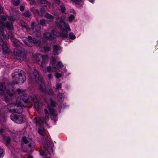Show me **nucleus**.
I'll return each instance as SVG.
<instances>
[{"instance_id": "f257e3e1", "label": "nucleus", "mask_w": 158, "mask_h": 158, "mask_svg": "<svg viewBox=\"0 0 158 158\" xmlns=\"http://www.w3.org/2000/svg\"><path fill=\"white\" fill-rule=\"evenodd\" d=\"M65 17H58L56 18V24L60 30L62 31H70L71 29L69 25L65 22Z\"/></svg>"}, {"instance_id": "f03ea898", "label": "nucleus", "mask_w": 158, "mask_h": 158, "mask_svg": "<svg viewBox=\"0 0 158 158\" xmlns=\"http://www.w3.org/2000/svg\"><path fill=\"white\" fill-rule=\"evenodd\" d=\"M10 40L13 43V45L15 47L13 52L14 55L17 59H20V42L12 36L10 37Z\"/></svg>"}, {"instance_id": "7ed1b4c3", "label": "nucleus", "mask_w": 158, "mask_h": 158, "mask_svg": "<svg viewBox=\"0 0 158 158\" xmlns=\"http://www.w3.org/2000/svg\"><path fill=\"white\" fill-rule=\"evenodd\" d=\"M33 75L35 78V81L37 83L40 84L39 86V89L41 92L44 93L46 92V90L43 82L41 78L40 77L38 72L35 69L34 70L33 73Z\"/></svg>"}, {"instance_id": "20e7f679", "label": "nucleus", "mask_w": 158, "mask_h": 158, "mask_svg": "<svg viewBox=\"0 0 158 158\" xmlns=\"http://www.w3.org/2000/svg\"><path fill=\"white\" fill-rule=\"evenodd\" d=\"M4 27H6L8 30H12L14 28L11 23L7 22L4 23L2 20H0V35H1L3 37V38H4L5 35L4 29Z\"/></svg>"}, {"instance_id": "39448f33", "label": "nucleus", "mask_w": 158, "mask_h": 158, "mask_svg": "<svg viewBox=\"0 0 158 158\" xmlns=\"http://www.w3.org/2000/svg\"><path fill=\"white\" fill-rule=\"evenodd\" d=\"M34 95H30L28 96L27 94H25L23 95H20V107L21 106H23L24 107H27V105H23L22 102L23 101L25 104H27L28 103H31V101H32V98L33 97H34Z\"/></svg>"}, {"instance_id": "423d86ee", "label": "nucleus", "mask_w": 158, "mask_h": 158, "mask_svg": "<svg viewBox=\"0 0 158 158\" xmlns=\"http://www.w3.org/2000/svg\"><path fill=\"white\" fill-rule=\"evenodd\" d=\"M54 145L53 142H50L48 140H46L44 142V150L47 151L50 154L53 153V148Z\"/></svg>"}, {"instance_id": "0eeeda50", "label": "nucleus", "mask_w": 158, "mask_h": 158, "mask_svg": "<svg viewBox=\"0 0 158 158\" xmlns=\"http://www.w3.org/2000/svg\"><path fill=\"white\" fill-rule=\"evenodd\" d=\"M4 38H3V37H1L0 38V45L2 47L3 52L6 54L9 53L11 51L7 47L6 41L4 40Z\"/></svg>"}, {"instance_id": "6e6552de", "label": "nucleus", "mask_w": 158, "mask_h": 158, "mask_svg": "<svg viewBox=\"0 0 158 158\" xmlns=\"http://www.w3.org/2000/svg\"><path fill=\"white\" fill-rule=\"evenodd\" d=\"M32 98L31 102H32L34 103V106L35 109L37 111H38L40 110V105L37 97L36 96L34 95V97H33Z\"/></svg>"}, {"instance_id": "1a4fd4ad", "label": "nucleus", "mask_w": 158, "mask_h": 158, "mask_svg": "<svg viewBox=\"0 0 158 158\" xmlns=\"http://www.w3.org/2000/svg\"><path fill=\"white\" fill-rule=\"evenodd\" d=\"M26 80V73L23 70H20V83H21V84H23Z\"/></svg>"}, {"instance_id": "9d476101", "label": "nucleus", "mask_w": 158, "mask_h": 158, "mask_svg": "<svg viewBox=\"0 0 158 158\" xmlns=\"http://www.w3.org/2000/svg\"><path fill=\"white\" fill-rule=\"evenodd\" d=\"M61 49L60 47L56 45H54L53 47V53L55 55H57L59 54L58 51Z\"/></svg>"}, {"instance_id": "9b49d317", "label": "nucleus", "mask_w": 158, "mask_h": 158, "mask_svg": "<svg viewBox=\"0 0 158 158\" xmlns=\"http://www.w3.org/2000/svg\"><path fill=\"white\" fill-rule=\"evenodd\" d=\"M32 39L33 38L31 36H29L27 38V39L26 40V41L24 42V43L29 47H32L33 45L31 43Z\"/></svg>"}, {"instance_id": "f8f14e48", "label": "nucleus", "mask_w": 158, "mask_h": 158, "mask_svg": "<svg viewBox=\"0 0 158 158\" xmlns=\"http://www.w3.org/2000/svg\"><path fill=\"white\" fill-rule=\"evenodd\" d=\"M6 89V87L4 83H0V95H2L4 94V92Z\"/></svg>"}, {"instance_id": "ddd939ff", "label": "nucleus", "mask_w": 158, "mask_h": 158, "mask_svg": "<svg viewBox=\"0 0 158 158\" xmlns=\"http://www.w3.org/2000/svg\"><path fill=\"white\" fill-rule=\"evenodd\" d=\"M44 17L48 19H50L49 21L50 22H53L55 19L54 16H52L48 13H46L44 15Z\"/></svg>"}, {"instance_id": "4468645a", "label": "nucleus", "mask_w": 158, "mask_h": 158, "mask_svg": "<svg viewBox=\"0 0 158 158\" xmlns=\"http://www.w3.org/2000/svg\"><path fill=\"white\" fill-rule=\"evenodd\" d=\"M3 139L5 142V144L6 146H8L10 144L11 139L10 137L4 136H3Z\"/></svg>"}, {"instance_id": "2eb2a0df", "label": "nucleus", "mask_w": 158, "mask_h": 158, "mask_svg": "<svg viewBox=\"0 0 158 158\" xmlns=\"http://www.w3.org/2000/svg\"><path fill=\"white\" fill-rule=\"evenodd\" d=\"M12 119L15 121L16 123H18L19 120H18L19 118V115L17 114H12L10 116Z\"/></svg>"}, {"instance_id": "dca6fc26", "label": "nucleus", "mask_w": 158, "mask_h": 158, "mask_svg": "<svg viewBox=\"0 0 158 158\" xmlns=\"http://www.w3.org/2000/svg\"><path fill=\"white\" fill-rule=\"evenodd\" d=\"M31 11L35 15L38 16H40V12L38 9H35V8L33 7L31 8Z\"/></svg>"}, {"instance_id": "f3484780", "label": "nucleus", "mask_w": 158, "mask_h": 158, "mask_svg": "<svg viewBox=\"0 0 158 158\" xmlns=\"http://www.w3.org/2000/svg\"><path fill=\"white\" fill-rule=\"evenodd\" d=\"M46 38H47L51 40H54L55 39V35L53 33H48L47 34V35L46 36Z\"/></svg>"}, {"instance_id": "a211bd4d", "label": "nucleus", "mask_w": 158, "mask_h": 158, "mask_svg": "<svg viewBox=\"0 0 158 158\" xmlns=\"http://www.w3.org/2000/svg\"><path fill=\"white\" fill-rule=\"evenodd\" d=\"M42 57V56H41L40 55L35 54L33 56V58H34V59L35 60V62L38 63H39V62L40 61V59L41 57L42 59L43 58Z\"/></svg>"}, {"instance_id": "6ab92c4d", "label": "nucleus", "mask_w": 158, "mask_h": 158, "mask_svg": "<svg viewBox=\"0 0 158 158\" xmlns=\"http://www.w3.org/2000/svg\"><path fill=\"white\" fill-rule=\"evenodd\" d=\"M21 25L22 27L25 28L27 31H29L30 30V28L28 27L27 24L25 23L23 21L21 20H20V25Z\"/></svg>"}, {"instance_id": "aec40b11", "label": "nucleus", "mask_w": 158, "mask_h": 158, "mask_svg": "<svg viewBox=\"0 0 158 158\" xmlns=\"http://www.w3.org/2000/svg\"><path fill=\"white\" fill-rule=\"evenodd\" d=\"M64 65L62 63L61 61H58L57 64L55 65V68H53V69H59L62 67Z\"/></svg>"}, {"instance_id": "412c9836", "label": "nucleus", "mask_w": 158, "mask_h": 158, "mask_svg": "<svg viewBox=\"0 0 158 158\" xmlns=\"http://www.w3.org/2000/svg\"><path fill=\"white\" fill-rule=\"evenodd\" d=\"M56 61V58L52 57L50 61V63L52 65V68L53 69V68H55V63Z\"/></svg>"}, {"instance_id": "4be33fe9", "label": "nucleus", "mask_w": 158, "mask_h": 158, "mask_svg": "<svg viewBox=\"0 0 158 158\" xmlns=\"http://www.w3.org/2000/svg\"><path fill=\"white\" fill-rule=\"evenodd\" d=\"M31 43H32V44L33 45V44H38V46H40V44L41 42L40 40H37L35 38H34L32 39Z\"/></svg>"}, {"instance_id": "5701e85b", "label": "nucleus", "mask_w": 158, "mask_h": 158, "mask_svg": "<svg viewBox=\"0 0 158 158\" xmlns=\"http://www.w3.org/2000/svg\"><path fill=\"white\" fill-rule=\"evenodd\" d=\"M42 129H39L38 131V132L41 136H44L45 135L44 129L43 127H42Z\"/></svg>"}, {"instance_id": "b1692460", "label": "nucleus", "mask_w": 158, "mask_h": 158, "mask_svg": "<svg viewBox=\"0 0 158 158\" xmlns=\"http://www.w3.org/2000/svg\"><path fill=\"white\" fill-rule=\"evenodd\" d=\"M22 15L27 18H29L31 15V14L29 10H27L23 13Z\"/></svg>"}, {"instance_id": "393cba45", "label": "nucleus", "mask_w": 158, "mask_h": 158, "mask_svg": "<svg viewBox=\"0 0 158 158\" xmlns=\"http://www.w3.org/2000/svg\"><path fill=\"white\" fill-rule=\"evenodd\" d=\"M49 100L51 106L52 107H55L56 106V103L53 101L52 98H50Z\"/></svg>"}, {"instance_id": "a878e982", "label": "nucleus", "mask_w": 158, "mask_h": 158, "mask_svg": "<svg viewBox=\"0 0 158 158\" xmlns=\"http://www.w3.org/2000/svg\"><path fill=\"white\" fill-rule=\"evenodd\" d=\"M49 110L50 114L52 116H56V111L54 109L49 108Z\"/></svg>"}, {"instance_id": "bb28decb", "label": "nucleus", "mask_w": 158, "mask_h": 158, "mask_svg": "<svg viewBox=\"0 0 158 158\" xmlns=\"http://www.w3.org/2000/svg\"><path fill=\"white\" fill-rule=\"evenodd\" d=\"M22 142L25 144H27L29 143L27 138L26 136H23L22 137Z\"/></svg>"}, {"instance_id": "cd10ccee", "label": "nucleus", "mask_w": 158, "mask_h": 158, "mask_svg": "<svg viewBox=\"0 0 158 158\" xmlns=\"http://www.w3.org/2000/svg\"><path fill=\"white\" fill-rule=\"evenodd\" d=\"M64 97V93H59L57 95V98L60 100H61L63 99Z\"/></svg>"}, {"instance_id": "c85d7f7f", "label": "nucleus", "mask_w": 158, "mask_h": 158, "mask_svg": "<svg viewBox=\"0 0 158 158\" xmlns=\"http://www.w3.org/2000/svg\"><path fill=\"white\" fill-rule=\"evenodd\" d=\"M38 2L42 5H44L45 6H46L48 3L47 0H39Z\"/></svg>"}, {"instance_id": "c756f323", "label": "nucleus", "mask_w": 158, "mask_h": 158, "mask_svg": "<svg viewBox=\"0 0 158 158\" xmlns=\"http://www.w3.org/2000/svg\"><path fill=\"white\" fill-rule=\"evenodd\" d=\"M69 38L70 39L74 40L76 39V36L73 32H71L69 33Z\"/></svg>"}, {"instance_id": "7c9ffc66", "label": "nucleus", "mask_w": 158, "mask_h": 158, "mask_svg": "<svg viewBox=\"0 0 158 158\" xmlns=\"http://www.w3.org/2000/svg\"><path fill=\"white\" fill-rule=\"evenodd\" d=\"M60 10L62 13H65L66 8L64 4H62L60 6Z\"/></svg>"}, {"instance_id": "2f4dec72", "label": "nucleus", "mask_w": 158, "mask_h": 158, "mask_svg": "<svg viewBox=\"0 0 158 158\" xmlns=\"http://www.w3.org/2000/svg\"><path fill=\"white\" fill-rule=\"evenodd\" d=\"M38 25L37 24H35V23L34 22H33L31 23V24L32 29L33 30H35L36 31H37L36 29V27Z\"/></svg>"}, {"instance_id": "473e14b6", "label": "nucleus", "mask_w": 158, "mask_h": 158, "mask_svg": "<svg viewBox=\"0 0 158 158\" xmlns=\"http://www.w3.org/2000/svg\"><path fill=\"white\" fill-rule=\"evenodd\" d=\"M40 24L42 26H45L46 25L45 20L44 19H40Z\"/></svg>"}, {"instance_id": "72a5a7b5", "label": "nucleus", "mask_w": 158, "mask_h": 158, "mask_svg": "<svg viewBox=\"0 0 158 158\" xmlns=\"http://www.w3.org/2000/svg\"><path fill=\"white\" fill-rule=\"evenodd\" d=\"M60 35L61 36L64 38H66L68 36V31H66L65 33H64L63 31L62 32L60 33Z\"/></svg>"}, {"instance_id": "f704fd0d", "label": "nucleus", "mask_w": 158, "mask_h": 158, "mask_svg": "<svg viewBox=\"0 0 158 158\" xmlns=\"http://www.w3.org/2000/svg\"><path fill=\"white\" fill-rule=\"evenodd\" d=\"M3 99L6 102H8L10 101L11 100L10 98L6 96V95H4Z\"/></svg>"}, {"instance_id": "c9c22d12", "label": "nucleus", "mask_w": 158, "mask_h": 158, "mask_svg": "<svg viewBox=\"0 0 158 158\" xmlns=\"http://www.w3.org/2000/svg\"><path fill=\"white\" fill-rule=\"evenodd\" d=\"M44 51L45 52H49L50 50V47L49 46H44Z\"/></svg>"}, {"instance_id": "e433bc0d", "label": "nucleus", "mask_w": 158, "mask_h": 158, "mask_svg": "<svg viewBox=\"0 0 158 158\" xmlns=\"http://www.w3.org/2000/svg\"><path fill=\"white\" fill-rule=\"evenodd\" d=\"M62 76H63V74L62 73H59L58 72H56L55 73V76L57 78H59L61 77Z\"/></svg>"}, {"instance_id": "4c0bfd02", "label": "nucleus", "mask_w": 158, "mask_h": 158, "mask_svg": "<svg viewBox=\"0 0 158 158\" xmlns=\"http://www.w3.org/2000/svg\"><path fill=\"white\" fill-rule=\"evenodd\" d=\"M34 143L32 142H30L28 144L27 147L29 148V149H31L33 148V147L34 146Z\"/></svg>"}, {"instance_id": "58836bf2", "label": "nucleus", "mask_w": 158, "mask_h": 158, "mask_svg": "<svg viewBox=\"0 0 158 158\" xmlns=\"http://www.w3.org/2000/svg\"><path fill=\"white\" fill-rule=\"evenodd\" d=\"M40 16L44 15L45 12V9L44 7H41L40 8Z\"/></svg>"}, {"instance_id": "ea45409f", "label": "nucleus", "mask_w": 158, "mask_h": 158, "mask_svg": "<svg viewBox=\"0 0 158 158\" xmlns=\"http://www.w3.org/2000/svg\"><path fill=\"white\" fill-rule=\"evenodd\" d=\"M6 93L8 94L9 96L12 97L14 95V92H12L10 93V90H7L6 91Z\"/></svg>"}, {"instance_id": "a19ab883", "label": "nucleus", "mask_w": 158, "mask_h": 158, "mask_svg": "<svg viewBox=\"0 0 158 158\" xmlns=\"http://www.w3.org/2000/svg\"><path fill=\"white\" fill-rule=\"evenodd\" d=\"M26 120L25 118L20 115V124L24 123Z\"/></svg>"}, {"instance_id": "79ce46f5", "label": "nucleus", "mask_w": 158, "mask_h": 158, "mask_svg": "<svg viewBox=\"0 0 158 158\" xmlns=\"http://www.w3.org/2000/svg\"><path fill=\"white\" fill-rule=\"evenodd\" d=\"M75 17L73 15H71L69 17V20L70 21H72L74 19Z\"/></svg>"}, {"instance_id": "37998d69", "label": "nucleus", "mask_w": 158, "mask_h": 158, "mask_svg": "<svg viewBox=\"0 0 158 158\" xmlns=\"http://www.w3.org/2000/svg\"><path fill=\"white\" fill-rule=\"evenodd\" d=\"M48 94L49 95L52 96L53 94V92L51 89H49L48 92Z\"/></svg>"}, {"instance_id": "c03bdc74", "label": "nucleus", "mask_w": 158, "mask_h": 158, "mask_svg": "<svg viewBox=\"0 0 158 158\" xmlns=\"http://www.w3.org/2000/svg\"><path fill=\"white\" fill-rule=\"evenodd\" d=\"M20 3L19 0L16 1H14L13 2V4L15 6H17Z\"/></svg>"}, {"instance_id": "a18cd8bd", "label": "nucleus", "mask_w": 158, "mask_h": 158, "mask_svg": "<svg viewBox=\"0 0 158 158\" xmlns=\"http://www.w3.org/2000/svg\"><path fill=\"white\" fill-rule=\"evenodd\" d=\"M19 100V98L18 97L16 101V103L15 104V105H17L18 107L20 106V101Z\"/></svg>"}, {"instance_id": "49530a36", "label": "nucleus", "mask_w": 158, "mask_h": 158, "mask_svg": "<svg viewBox=\"0 0 158 158\" xmlns=\"http://www.w3.org/2000/svg\"><path fill=\"white\" fill-rule=\"evenodd\" d=\"M19 82L13 81V82H10L9 83V84L10 85H13L15 84H18Z\"/></svg>"}, {"instance_id": "de8ad7c7", "label": "nucleus", "mask_w": 158, "mask_h": 158, "mask_svg": "<svg viewBox=\"0 0 158 158\" xmlns=\"http://www.w3.org/2000/svg\"><path fill=\"white\" fill-rule=\"evenodd\" d=\"M40 155H41L42 156H45L46 155L45 152L44 151H41L40 152Z\"/></svg>"}, {"instance_id": "09e8293b", "label": "nucleus", "mask_w": 158, "mask_h": 158, "mask_svg": "<svg viewBox=\"0 0 158 158\" xmlns=\"http://www.w3.org/2000/svg\"><path fill=\"white\" fill-rule=\"evenodd\" d=\"M61 84L60 83H58L56 85V88L57 89H59L61 88Z\"/></svg>"}, {"instance_id": "8fccbe9b", "label": "nucleus", "mask_w": 158, "mask_h": 158, "mask_svg": "<svg viewBox=\"0 0 158 158\" xmlns=\"http://www.w3.org/2000/svg\"><path fill=\"white\" fill-rule=\"evenodd\" d=\"M27 1L29 2L31 1H32V2H30V5H34L36 4L34 0H27Z\"/></svg>"}, {"instance_id": "3c124183", "label": "nucleus", "mask_w": 158, "mask_h": 158, "mask_svg": "<svg viewBox=\"0 0 158 158\" xmlns=\"http://www.w3.org/2000/svg\"><path fill=\"white\" fill-rule=\"evenodd\" d=\"M5 37L6 40H8V39L9 38V34H5V35H4V40H5Z\"/></svg>"}, {"instance_id": "603ef678", "label": "nucleus", "mask_w": 158, "mask_h": 158, "mask_svg": "<svg viewBox=\"0 0 158 158\" xmlns=\"http://www.w3.org/2000/svg\"><path fill=\"white\" fill-rule=\"evenodd\" d=\"M44 112L45 114H46L47 115H49V113L48 112V111L47 109L45 108L44 109Z\"/></svg>"}, {"instance_id": "864d4df0", "label": "nucleus", "mask_w": 158, "mask_h": 158, "mask_svg": "<svg viewBox=\"0 0 158 158\" xmlns=\"http://www.w3.org/2000/svg\"><path fill=\"white\" fill-rule=\"evenodd\" d=\"M52 67L51 65L47 67V70L48 72H50L51 71Z\"/></svg>"}, {"instance_id": "5fc2aeb1", "label": "nucleus", "mask_w": 158, "mask_h": 158, "mask_svg": "<svg viewBox=\"0 0 158 158\" xmlns=\"http://www.w3.org/2000/svg\"><path fill=\"white\" fill-rule=\"evenodd\" d=\"M55 3L56 4L59 5L60 2V0H53Z\"/></svg>"}, {"instance_id": "6e6d98bb", "label": "nucleus", "mask_w": 158, "mask_h": 158, "mask_svg": "<svg viewBox=\"0 0 158 158\" xmlns=\"http://www.w3.org/2000/svg\"><path fill=\"white\" fill-rule=\"evenodd\" d=\"M1 19L3 21H5L6 19V17L4 15H2L1 16Z\"/></svg>"}, {"instance_id": "4d7b16f0", "label": "nucleus", "mask_w": 158, "mask_h": 158, "mask_svg": "<svg viewBox=\"0 0 158 158\" xmlns=\"http://www.w3.org/2000/svg\"><path fill=\"white\" fill-rule=\"evenodd\" d=\"M48 78L49 80H51L52 78V76L51 74H49L48 75Z\"/></svg>"}, {"instance_id": "13d9d810", "label": "nucleus", "mask_w": 158, "mask_h": 158, "mask_svg": "<svg viewBox=\"0 0 158 158\" xmlns=\"http://www.w3.org/2000/svg\"><path fill=\"white\" fill-rule=\"evenodd\" d=\"M25 8V6H20V11H23Z\"/></svg>"}, {"instance_id": "bf43d9fd", "label": "nucleus", "mask_w": 158, "mask_h": 158, "mask_svg": "<svg viewBox=\"0 0 158 158\" xmlns=\"http://www.w3.org/2000/svg\"><path fill=\"white\" fill-rule=\"evenodd\" d=\"M73 2L75 3L76 4H78V2L81 1H79V0H72Z\"/></svg>"}, {"instance_id": "052dcab7", "label": "nucleus", "mask_w": 158, "mask_h": 158, "mask_svg": "<svg viewBox=\"0 0 158 158\" xmlns=\"http://www.w3.org/2000/svg\"><path fill=\"white\" fill-rule=\"evenodd\" d=\"M3 152V149L1 148H0V156L2 154Z\"/></svg>"}, {"instance_id": "680f3d73", "label": "nucleus", "mask_w": 158, "mask_h": 158, "mask_svg": "<svg viewBox=\"0 0 158 158\" xmlns=\"http://www.w3.org/2000/svg\"><path fill=\"white\" fill-rule=\"evenodd\" d=\"M3 9L2 6L0 5V14L3 12Z\"/></svg>"}, {"instance_id": "e2e57ef3", "label": "nucleus", "mask_w": 158, "mask_h": 158, "mask_svg": "<svg viewBox=\"0 0 158 158\" xmlns=\"http://www.w3.org/2000/svg\"><path fill=\"white\" fill-rule=\"evenodd\" d=\"M4 130L2 128L0 129V133H3L4 132Z\"/></svg>"}, {"instance_id": "0e129e2a", "label": "nucleus", "mask_w": 158, "mask_h": 158, "mask_svg": "<svg viewBox=\"0 0 158 158\" xmlns=\"http://www.w3.org/2000/svg\"><path fill=\"white\" fill-rule=\"evenodd\" d=\"M27 158H33V156L29 155Z\"/></svg>"}, {"instance_id": "69168bd1", "label": "nucleus", "mask_w": 158, "mask_h": 158, "mask_svg": "<svg viewBox=\"0 0 158 158\" xmlns=\"http://www.w3.org/2000/svg\"><path fill=\"white\" fill-rule=\"evenodd\" d=\"M11 110H10V112H16V110L14 109H13V111H11Z\"/></svg>"}, {"instance_id": "338daca9", "label": "nucleus", "mask_w": 158, "mask_h": 158, "mask_svg": "<svg viewBox=\"0 0 158 158\" xmlns=\"http://www.w3.org/2000/svg\"><path fill=\"white\" fill-rule=\"evenodd\" d=\"M17 91L18 92L19 94H20V89L19 88L17 89Z\"/></svg>"}, {"instance_id": "774afa93", "label": "nucleus", "mask_w": 158, "mask_h": 158, "mask_svg": "<svg viewBox=\"0 0 158 158\" xmlns=\"http://www.w3.org/2000/svg\"><path fill=\"white\" fill-rule=\"evenodd\" d=\"M9 20H10L11 21L13 20V19L12 18H9Z\"/></svg>"}]
</instances>
